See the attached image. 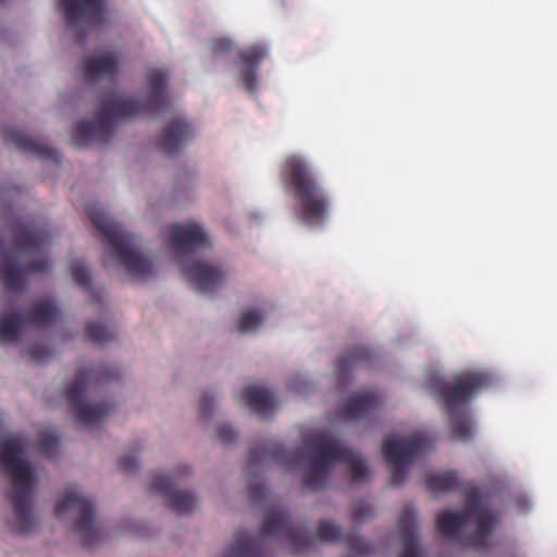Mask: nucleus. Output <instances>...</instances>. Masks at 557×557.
<instances>
[{
  "mask_svg": "<svg viewBox=\"0 0 557 557\" xmlns=\"http://www.w3.org/2000/svg\"><path fill=\"white\" fill-rule=\"evenodd\" d=\"M71 272L74 282L90 296V302L100 304L102 296L91 287L90 274L87 267L82 262H74L71 267Z\"/></svg>",
  "mask_w": 557,
  "mask_h": 557,
  "instance_id": "obj_30",
  "label": "nucleus"
},
{
  "mask_svg": "<svg viewBox=\"0 0 557 557\" xmlns=\"http://www.w3.org/2000/svg\"><path fill=\"white\" fill-rule=\"evenodd\" d=\"M3 136L8 143L24 152L35 154L45 160H57V151L52 147L27 135L20 128L7 126L3 128Z\"/></svg>",
  "mask_w": 557,
  "mask_h": 557,
  "instance_id": "obj_21",
  "label": "nucleus"
},
{
  "mask_svg": "<svg viewBox=\"0 0 557 557\" xmlns=\"http://www.w3.org/2000/svg\"><path fill=\"white\" fill-rule=\"evenodd\" d=\"M14 243L25 253L37 256L50 244V234L44 227L33 224H18L13 230Z\"/></svg>",
  "mask_w": 557,
  "mask_h": 557,
  "instance_id": "obj_20",
  "label": "nucleus"
},
{
  "mask_svg": "<svg viewBox=\"0 0 557 557\" xmlns=\"http://www.w3.org/2000/svg\"><path fill=\"white\" fill-rule=\"evenodd\" d=\"M180 263L183 268L184 277L200 294L213 293L224 282L225 273L219 265L202 260L191 264H186L184 260H181Z\"/></svg>",
  "mask_w": 557,
  "mask_h": 557,
  "instance_id": "obj_14",
  "label": "nucleus"
},
{
  "mask_svg": "<svg viewBox=\"0 0 557 557\" xmlns=\"http://www.w3.org/2000/svg\"><path fill=\"white\" fill-rule=\"evenodd\" d=\"M398 532L403 546L399 557H421L413 509L405 508L403 510L398 520Z\"/></svg>",
  "mask_w": 557,
  "mask_h": 557,
  "instance_id": "obj_24",
  "label": "nucleus"
},
{
  "mask_svg": "<svg viewBox=\"0 0 557 557\" xmlns=\"http://www.w3.org/2000/svg\"><path fill=\"white\" fill-rule=\"evenodd\" d=\"M247 494L252 504H258L264 499L267 490L261 483L249 482L247 486Z\"/></svg>",
  "mask_w": 557,
  "mask_h": 557,
  "instance_id": "obj_37",
  "label": "nucleus"
},
{
  "mask_svg": "<svg viewBox=\"0 0 557 557\" xmlns=\"http://www.w3.org/2000/svg\"><path fill=\"white\" fill-rule=\"evenodd\" d=\"M170 243L174 249L185 253L210 245L208 235L197 223L173 225L170 228Z\"/></svg>",
  "mask_w": 557,
  "mask_h": 557,
  "instance_id": "obj_18",
  "label": "nucleus"
},
{
  "mask_svg": "<svg viewBox=\"0 0 557 557\" xmlns=\"http://www.w3.org/2000/svg\"><path fill=\"white\" fill-rule=\"evenodd\" d=\"M149 94L144 100H134L115 92L100 97V108L95 113V122L81 121L73 128L72 141L75 147H86L91 143L108 144L114 131V122L138 115L162 111L168 106V75L153 69L147 72Z\"/></svg>",
  "mask_w": 557,
  "mask_h": 557,
  "instance_id": "obj_2",
  "label": "nucleus"
},
{
  "mask_svg": "<svg viewBox=\"0 0 557 557\" xmlns=\"http://www.w3.org/2000/svg\"><path fill=\"white\" fill-rule=\"evenodd\" d=\"M429 446V440L421 433L405 437L387 436L385 438L383 455L391 467V485L398 486L405 482L410 465Z\"/></svg>",
  "mask_w": 557,
  "mask_h": 557,
  "instance_id": "obj_9",
  "label": "nucleus"
},
{
  "mask_svg": "<svg viewBox=\"0 0 557 557\" xmlns=\"http://www.w3.org/2000/svg\"><path fill=\"white\" fill-rule=\"evenodd\" d=\"M281 177L297 201L296 214L309 227L323 226L330 215L331 198L312 165L301 156L285 158Z\"/></svg>",
  "mask_w": 557,
  "mask_h": 557,
  "instance_id": "obj_4",
  "label": "nucleus"
},
{
  "mask_svg": "<svg viewBox=\"0 0 557 557\" xmlns=\"http://www.w3.org/2000/svg\"><path fill=\"white\" fill-rule=\"evenodd\" d=\"M240 60V82L249 92L257 87V70L261 61L267 57V49L261 45H253L242 50L238 54Z\"/></svg>",
  "mask_w": 557,
  "mask_h": 557,
  "instance_id": "obj_23",
  "label": "nucleus"
},
{
  "mask_svg": "<svg viewBox=\"0 0 557 557\" xmlns=\"http://www.w3.org/2000/svg\"><path fill=\"white\" fill-rule=\"evenodd\" d=\"M175 483L173 476L159 474L154 476L150 490L164 497L176 513L191 512L196 508L197 498L190 492L175 488Z\"/></svg>",
  "mask_w": 557,
  "mask_h": 557,
  "instance_id": "obj_15",
  "label": "nucleus"
},
{
  "mask_svg": "<svg viewBox=\"0 0 557 557\" xmlns=\"http://www.w3.org/2000/svg\"><path fill=\"white\" fill-rule=\"evenodd\" d=\"M7 0H0V5L3 4Z\"/></svg>",
  "mask_w": 557,
  "mask_h": 557,
  "instance_id": "obj_43",
  "label": "nucleus"
},
{
  "mask_svg": "<svg viewBox=\"0 0 557 557\" xmlns=\"http://www.w3.org/2000/svg\"><path fill=\"white\" fill-rule=\"evenodd\" d=\"M499 521V515L487 508L479 494H471L462 511H444L436 518V528L442 536L462 546L485 549L488 537Z\"/></svg>",
  "mask_w": 557,
  "mask_h": 557,
  "instance_id": "obj_5",
  "label": "nucleus"
},
{
  "mask_svg": "<svg viewBox=\"0 0 557 557\" xmlns=\"http://www.w3.org/2000/svg\"><path fill=\"white\" fill-rule=\"evenodd\" d=\"M18 259L20 252L4 247L0 238V281L10 292L22 290L27 274L46 273L51 268L49 259L44 257L37 258L25 267L20 265Z\"/></svg>",
  "mask_w": 557,
  "mask_h": 557,
  "instance_id": "obj_12",
  "label": "nucleus"
},
{
  "mask_svg": "<svg viewBox=\"0 0 557 557\" xmlns=\"http://www.w3.org/2000/svg\"><path fill=\"white\" fill-rule=\"evenodd\" d=\"M58 314L59 310L54 301L42 299L37 301L29 312L24 313V320L26 325L44 327L51 325Z\"/></svg>",
  "mask_w": 557,
  "mask_h": 557,
  "instance_id": "obj_27",
  "label": "nucleus"
},
{
  "mask_svg": "<svg viewBox=\"0 0 557 557\" xmlns=\"http://www.w3.org/2000/svg\"><path fill=\"white\" fill-rule=\"evenodd\" d=\"M450 416V432L455 440L467 442L473 436L471 421L467 414H458L455 411Z\"/></svg>",
  "mask_w": 557,
  "mask_h": 557,
  "instance_id": "obj_31",
  "label": "nucleus"
},
{
  "mask_svg": "<svg viewBox=\"0 0 557 557\" xmlns=\"http://www.w3.org/2000/svg\"><path fill=\"white\" fill-rule=\"evenodd\" d=\"M488 385V379L480 372H466L450 384H441L437 388L440 400L448 414L466 405L479 391Z\"/></svg>",
  "mask_w": 557,
  "mask_h": 557,
  "instance_id": "obj_13",
  "label": "nucleus"
},
{
  "mask_svg": "<svg viewBox=\"0 0 557 557\" xmlns=\"http://www.w3.org/2000/svg\"><path fill=\"white\" fill-rule=\"evenodd\" d=\"M214 408L213 397L207 393H203L199 401V413L203 418H209L212 414Z\"/></svg>",
  "mask_w": 557,
  "mask_h": 557,
  "instance_id": "obj_40",
  "label": "nucleus"
},
{
  "mask_svg": "<svg viewBox=\"0 0 557 557\" xmlns=\"http://www.w3.org/2000/svg\"><path fill=\"white\" fill-rule=\"evenodd\" d=\"M85 212L127 273L139 280L152 276V263L137 249L136 237L133 234L126 232L120 223L113 221L96 205H87Z\"/></svg>",
  "mask_w": 557,
  "mask_h": 557,
  "instance_id": "obj_7",
  "label": "nucleus"
},
{
  "mask_svg": "<svg viewBox=\"0 0 557 557\" xmlns=\"http://www.w3.org/2000/svg\"><path fill=\"white\" fill-rule=\"evenodd\" d=\"M59 446V440L58 437L48 432H44L39 436V449L41 454H44L47 457H52L58 449Z\"/></svg>",
  "mask_w": 557,
  "mask_h": 557,
  "instance_id": "obj_35",
  "label": "nucleus"
},
{
  "mask_svg": "<svg viewBox=\"0 0 557 557\" xmlns=\"http://www.w3.org/2000/svg\"><path fill=\"white\" fill-rule=\"evenodd\" d=\"M382 406L381 396L372 389L351 395L342 408V414L349 420L370 417Z\"/></svg>",
  "mask_w": 557,
  "mask_h": 557,
  "instance_id": "obj_22",
  "label": "nucleus"
},
{
  "mask_svg": "<svg viewBox=\"0 0 557 557\" xmlns=\"http://www.w3.org/2000/svg\"><path fill=\"white\" fill-rule=\"evenodd\" d=\"M115 377H117V372L108 368H103L97 375L94 374L92 370H81L76 373L65 391V398L69 403L70 411L74 414L77 422L91 425L100 422L111 412L113 406L110 403L103 401L90 405L85 401L84 393L92 380H112Z\"/></svg>",
  "mask_w": 557,
  "mask_h": 557,
  "instance_id": "obj_8",
  "label": "nucleus"
},
{
  "mask_svg": "<svg viewBox=\"0 0 557 557\" xmlns=\"http://www.w3.org/2000/svg\"><path fill=\"white\" fill-rule=\"evenodd\" d=\"M425 485L433 493L448 492L458 487L459 479L455 471L434 472L426 475Z\"/></svg>",
  "mask_w": 557,
  "mask_h": 557,
  "instance_id": "obj_29",
  "label": "nucleus"
},
{
  "mask_svg": "<svg viewBox=\"0 0 557 557\" xmlns=\"http://www.w3.org/2000/svg\"><path fill=\"white\" fill-rule=\"evenodd\" d=\"M121 468L126 472L135 471L138 468V458L134 451L126 453L120 459Z\"/></svg>",
  "mask_w": 557,
  "mask_h": 557,
  "instance_id": "obj_41",
  "label": "nucleus"
},
{
  "mask_svg": "<svg viewBox=\"0 0 557 557\" xmlns=\"http://www.w3.org/2000/svg\"><path fill=\"white\" fill-rule=\"evenodd\" d=\"M26 325L24 313L4 314L0 318V343H16L20 341L23 327Z\"/></svg>",
  "mask_w": 557,
  "mask_h": 557,
  "instance_id": "obj_28",
  "label": "nucleus"
},
{
  "mask_svg": "<svg viewBox=\"0 0 557 557\" xmlns=\"http://www.w3.org/2000/svg\"><path fill=\"white\" fill-rule=\"evenodd\" d=\"M240 399L260 417H265L275 407L271 392L257 385L246 387L242 392Z\"/></svg>",
  "mask_w": 557,
  "mask_h": 557,
  "instance_id": "obj_25",
  "label": "nucleus"
},
{
  "mask_svg": "<svg viewBox=\"0 0 557 557\" xmlns=\"http://www.w3.org/2000/svg\"><path fill=\"white\" fill-rule=\"evenodd\" d=\"M81 71L89 83L100 79L113 81L119 72V54L108 51L89 55L82 62Z\"/></svg>",
  "mask_w": 557,
  "mask_h": 557,
  "instance_id": "obj_17",
  "label": "nucleus"
},
{
  "mask_svg": "<svg viewBox=\"0 0 557 557\" xmlns=\"http://www.w3.org/2000/svg\"><path fill=\"white\" fill-rule=\"evenodd\" d=\"M193 136L194 129L190 123L183 117H175L164 127L159 138V147L166 156H174L185 147Z\"/></svg>",
  "mask_w": 557,
  "mask_h": 557,
  "instance_id": "obj_19",
  "label": "nucleus"
},
{
  "mask_svg": "<svg viewBox=\"0 0 557 557\" xmlns=\"http://www.w3.org/2000/svg\"><path fill=\"white\" fill-rule=\"evenodd\" d=\"M185 474L188 473V468H184V471H183Z\"/></svg>",
  "mask_w": 557,
  "mask_h": 557,
  "instance_id": "obj_42",
  "label": "nucleus"
},
{
  "mask_svg": "<svg viewBox=\"0 0 557 557\" xmlns=\"http://www.w3.org/2000/svg\"><path fill=\"white\" fill-rule=\"evenodd\" d=\"M237 438L236 431L227 425V424H221L218 426L216 430V440L222 444H230L234 442Z\"/></svg>",
  "mask_w": 557,
  "mask_h": 557,
  "instance_id": "obj_38",
  "label": "nucleus"
},
{
  "mask_svg": "<svg viewBox=\"0 0 557 557\" xmlns=\"http://www.w3.org/2000/svg\"><path fill=\"white\" fill-rule=\"evenodd\" d=\"M24 444L23 438L16 435L0 438V465L11 481L8 500L13 520L10 529L16 534H26L35 527L33 496L37 479L30 462L24 459Z\"/></svg>",
  "mask_w": 557,
  "mask_h": 557,
  "instance_id": "obj_3",
  "label": "nucleus"
},
{
  "mask_svg": "<svg viewBox=\"0 0 557 557\" xmlns=\"http://www.w3.org/2000/svg\"><path fill=\"white\" fill-rule=\"evenodd\" d=\"M305 449H285L274 441H268L261 447L249 449L247 461L248 475H256L269 460L293 470L306 462L302 485L311 491L322 490L333 466L345 463L352 482H362L369 476L364 459L326 432H317L305 441Z\"/></svg>",
  "mask_w": 557,
  "mask_h": 557,
  "instance_id": "obj_1",
  "label": "nucleus"
},
{
  "mask_svg": "<svg viewBox=\"0 0 557 557\" xmlns=\"http://www.w3.org/2000/svg\"><path fill=\"white\" fill-rule=\"evenodd\" d=\"M86 336L96 344L108 343L114 338L115 333L106 325L97 322H88L85 327Z\"/></svg>",
  "mask_w": 557,
  "mask_h": 557,
  "instance_id": "obj_32",
  "label": "nucleus"
},
{
  "mask_svg": "<svg viewBox=\"0 0 557 557\" xmlns=\"http://www.w3.org/2000/svg\"><path fill=\"white\" fill-rule=\"evenodd\" d=\"M70 29L79 32L76 41L83 44L84 36L100 27L107 20L106 0H59Z\"/></svg>",
  "mask_w": 557,
  "mask_h": 557,
  "instance_id": "obj_11",
  "label": "nucleus"
},
{
  "mask_svg": "<svg viewBox=\"0 0 557 557\" xmlns=\"http://www.w3.org/2000/svg\"><path fill=\"white\" fill-rule=\"evenodd\" d=\"M262 322V313L257 309H249L240 313L237 326L240 333H247L259 327Z\"/></svg>",
  "mask_w": 557,
  "mask_h": 557,
  "instance_id": "obj_33",
  "label": "nucleus"
},
{
  "mask_svg": "<svg viewBox=\"0 0 557 557\" xmlns=\"http://www.w3.org/2000/svg\"><path fill=\"white\" fill-rule=\"evenodd\" d=\"M265 537L287 541L295 555L307 553L313 546L310 536L292 523L288 512L275 508L264 515L259 536L246 532L236 533L234 544L225 550L223 557H272Z\"/></svg>",
  "mask_w": 557,
  "mask_h": 557,
  "instance_id": "obj_6",
  "label": "nucleus"
},
{
  "mask_svg": "<svg viewBox=\"0 0 557 557\" xmlns=\"http://www.w3.org/2000/svg\"><path fill=\"white\" fill-rule=\"evenodd\" d=\"M374 516L371 504L366 500H356L351 506V519L356 522L364 521Z\"/></svg>",
  "mask_w": 557,
  "mask_h": 557,
  "instance_id": "obj_34",
  "label": "nucleus"
},
{
  "mask_svg": "<svg viewBox=\"0 0 557 557\" xmlns=\"http://www.w3.org/2000/svg\"><path fill=\"white\" fill-rule=\"evenodd\" d=\"M67 511H75L78 517L75 527L85 546H94L101 539V531L95 520L94 503L75 487L69 488L54 508V513L61 518Z\"/></svg>",
  "mask_w": 557,
  "mask_h": 557,
  "instance_id": "obj_10",
  "label": "nucleus"
},
{
  "mask_svg": "<svg viewBox=\"0 0 557 557\" xmlns=\"http://www.w3.org/2000/svg\"><path fill=\"white\" fill-rule=\"evenodd\" d=\"M373 356V351L364 345L349 349L337 361L336 374L338 379L344 381L357 366L367 364Z\"/></svg>",
  "mask_w": 557,
  "mask_h": 557,
  "instance_id": "obj_26",
  "label": "nucleus"
},
{
  "mask_svg": "<svg viewBox=\"0 0 557 557\" xmlns=\"http://www.w3.org/2000/svg\"><path fill=\"white\" fill-rule=\"evenodd\" d=\"M232 48L233 42L227 38H216L211 41V49L214 55L226 53Z\"/></svg>",
  "mask_w": 557,
  "mask_h": 557,
  "instance_id": "obj_39",
  "label": "nucleus"
},
{
  "mask_svg": "<svg viewBox=\"0 0 557 557\" xmlns=\"http://www.w3.org/2000/svg\"><path fill=\"white\" fill-rule=\"evenodd\" d=\"M28 355L32 361L42 363L51 356V350L46 345L36 344L29 348Z\"/></svg>",
  "mask_w": 557,
  "mask_h": 557,
  "instance_id": "obj_36",
  "label": "nucleus"
},
{
  "mask_svg": "<svg viewBox=\"0 0 557 557\" xmlns=\"http://www.w3.org/2000/svg\"><path fill=\"white\" fill-rule=\"evenodd\" d=\"M317 536L323 542H345L349 554L357 557H368L374 552L372 544L351 533L344 535L339 527L330 520H323L319 523Z\"/></svg>",
  "mask_w": 557,
  "mask_h": 557,
  "instance_id": "obj_16",
  "label": "nucleus"
}]
</instances>
